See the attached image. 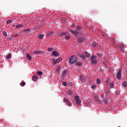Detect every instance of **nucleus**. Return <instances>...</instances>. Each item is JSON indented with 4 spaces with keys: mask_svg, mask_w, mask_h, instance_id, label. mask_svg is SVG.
Instances as JSON below:
<instances>
[{
    "mask_svg": "<svg viewBox=\"0 0 127 127\" xmlns=\"http://www.w3.org/2000/svg\"><path fill=\"white\" fill-rule=\"evenodd\" d=\"M66 73H67V70L66 69H64L63 72V77H65V76H66Z\"/></svg>",
    "mask_w": 127,
    "mask_h": 127,
    "instance_id": "15",
    "label": "nucleus"
},
{
    "mask_svg": "<svg viewBox=\"0 0 127 127\" xmlns=\"http://www.w3.org/2000/svg\"><path fill=\"white\" fill-rule=\"evenodd\" d=\"M66 35H67V32H61L60 33L61 37H64V36H66Z\"/></svg>",
    "mask_w": 127,
    "mask_h": 127,
    "instance_id": "7",
    "label": "nucleus"
},
{
    "mask_svg": "<svg viewBox=\"0 0 127 127\" xmlns=\"http://www.w3.org/2000/svg\"><path fill=\"white\" fill-rule=\"evenodd\" d=\"M47 37H51V36H53V32H50L47 34Z\"/></svg>",
    "mask_w": 127,
    "mask_h": 127,
    "instance_id": "10",
    "label": "nucleus"
},
{
    "mask_svg": "<svg viewBox=\"0 0 127 127\" xmlns=\"http://www.w3.org/2000/svg\"><path fill=\"white\" fill-rule=\"evenodd\" d=\"M75 100L76 101L77 105H80V104H81V100H80L79 96H75Z\"/></svg>",
    "mask_w": 127,
    "mask_h": 127,
    "instance_id": "5",
    "label": "nucleus"
},
{
    "mask_svg": "<svg viewBox=\"0 0 127 127\" xmlns=\"http://www.w3.org/2000/svg\"><path fill=\"white\" fill-rule=\"evenodd\" d=\"M34 54H37V51H35L33 52Z\"/></svg>",
    "mask_w": 127,
    "mask_h": 127,
    "instance_id": "44",
    "label": "nucleus"
},
{
    "mask_svg": "<svg viewBox=\"0 0 127 127\" xmlns=\"http://www.w3.org/2000/svg\"><path fill=\"white\" fill-rule=\"evenodd\" d=\"M68 94L69 95V96H71V95H73V91L69 90L68 91Z\"/></svg>",
    "mask_w": 127,
    "mask_h": 127,
    "instance_id": "23",
    "label": "nucleus"
},
{
    "mask_svg": "<svg viewBox=\"0 0 127 127\" xmlns=\"http://www.w3.org/2000/svg\"><path fill=\"white\" fill-rule=\"evenodd\" d=\"M12 22V20H9L6 21V24H9V23H11Z\"/></svg>",
    "mask_w": 127,
    "mask_h": 127,
    "instance_id": "28",
    "label": "nucleus"
},
{
    "mask_svg": "<svg viewBox=\"0 0 127 127\" xmlns=\"http://www.w3.org/2000/svg\"><path fill=\"white\" fill-rule=\"evenodd\" d=\"M62 60H63V59L60 58L57 59V62H58V63H59V62H61V61H62Z\"/></svg>",
    "mask_w": 127,
    "mask_h": 127,
    "instance_id": "20",
    "label": "nucleus"
},
{
    "mask_svg": "<svg viewBox=\"0 0 127 127\" xmlns=\"http://www.w3.org/2000/svg\"><path fill=\"white\" fill-rule=\"evenodd\" d=\"M11 38H12V37H10V38H8V40H11Z\"/></svg>",
    "mask_w": 127,
    "mask_h": 127,
    "instance_id": "47",
    "label": "nucleus"
},
{
    "mask_svg": "<svg viewBox=\"0 0 127 127\" xmlns=\"http://www.w3.org/2000/svg\"><path fill=\"white\" fill-rule=\"evenodd\" d=\"M37 73L38 74V75H42L43 72H42V71H38V72H37Z\"/></svg>",
    "mask_w": 127,
    "mask_h": 127,
    "instance_id": "34",
    "label": "nucleus"
},
{
    "mask_svg": "<svg viewBox=\"0 0 127 127\" xmlns=\"http://www.w3.org/2000/svg\"><path fill=\"white\" fill-rule=\"evenodd\" d=\"M80 79L81 82H85V77L83 75H81L80 76Z\"/></svg>",
    "mask_w": 127,
    "mask_h": 127,
    "instance_id": "12",
    "label": "nucleus"
},
{
    "mask_svg": "<svg viewBox=\"0 0 127 127\" xmlns=\"http://www.w3.org/2000/svg\"><path fill=\"white\" fill-rule=\"evenodd\" d=\"M56 63H58L57 60L54 61L53 64H56Z\"/></svg>",
    "mask_w": 127,
    "mask_h": 127,
    "instance_id": "42",
    "label": "nucleus"
},
{
    "mask_svg": "<svg viewBox=\"0 0 127 127\" xmlns=\"http://www.w3.org/2000/svg\"><path fill=\"white\" fill-rule=\"evenodd\" d=\"M52 55L53 57H56L59 56V53L58 51H54L52 53Z\"/></svg>",
    "mask_w": 127,
    "mask_h": 127,
    "instance_id": "6",
    "label": "nucleus"
},
{
    "mask_svg": "<svg viewBox=\"0 0 127 127\" xmlns=\"http://www.w3.org/2000/svg\"><path fill=\"white\" fill-rule=\"evenodd\" d=\"M93 46H96V44H94V45H93Z\"/></svg>",
    "mask_w": 127,
    "mask_h": 127,
    "instance_id": "50",
    "label": "nucleus"
},
{
    "mask_svg": "<svg viewBox=\"0 0 127 127\" xmlns=\"http://www.w3.org/2000/svg\"><path fill=\"white\" fill-rule=\"evenodd\" d=\"M75 25H76V24L74 23V24H72L71 26V27H75Z\"/></svg>",
    "mask_w": 127,
    "mask_h": 127,
    "instance_id": "43",
    "label": "nucleus"
},
{
    "mask_svg": "<svg viewBox=\"0 0 127 127\" xmlns=\"http://www.w3.org/2000/svg\"><path fill=\"white\" fill-rule=\"evenodd\" d=\"M78 62V58L76 56H71L69 59V63L70 64H76Z\"/></svg>",
    "mask_w": 127,
    "mask_h": 127,
    "instance_id": "1",
    "label": "nucleus"
},
{
    "mask_svg": "<svg viewBox=\"0 0 127 127\" xmlns=\"http://www.w3.org/2000/svg\"><path fill=\"white\" fill-rule=\"evenodd\" d=\"M96 83H97V84H98V85H100V84L101 83V81L100 80V79H97L96 80Z\"/></svg>",
    "mask_w": 127,
    "mask_h": 127,
    "instance_id": "31",
    "label": "nucleus"
},
{
    "mask_svg": "<svg viewBox=\"0 0 127 127\" xmlns=\"http://www.w3.org/2000/svg\"><path fill=\"white\" fill-rule=\"evenodd\" d=\"M69 32H70L72 34H75L74 37H78V36H79V34H78V32L76 31H75L74 30H70Z\"/></svg>",
    "mask_w": 127,
    "mask_h": 127,
    "instance_id": "4",
    "label": "nucleus"
},
{
    "mask_svg": "<svg viewBox=\"0 0 127 127\" xmlns=\"http://www.w3.org/2000/svg\"><path fill=\"white\" fill-rule=\"evenodd\" d=\"M62 85L63 86H64V87H66V86H67V83L65 81H63Z\"/></svg>",
    "mask_w": 127,
    "mask_h": 127,
    "instance_id": "27",
    "label": "nucleus"
},
{
    "mask_svg": "<svg viewBox=\"0 0 127 127\" xmlns=\"http://www.w3.org/2000/svg\"><path fill=\"white\" fill-rule=\"evenodd\" d=\"M70 36H66L65 37V39L66 40H69V39H70Z\"/></svg>",
    "mask_w": 127,
    "mask_h": 127,
    "instance_id": "35",
    "label": "nucleus"
},
{
    "mask_svg": "<svg viewBox=\"0 0 127 127\" xmlns=\"http://www.w3.org/2000/svg\"><path fill=\"white\" fill-rule=\"evenodd\" d=\"M43 53V52L42 51H37V55H39V54H42Z\"/></svg>",
    "mask_w": 127,
    "mask_h": 127,
    "instance_id": "26",
    "label": "nucleus"
},
{
    "mask_svg": "<svg viewBox=\"0 0 127 127\" xmlns=\"http://www.w3.org/2000/svg\"><path fill=\"white\" fill-rule=\"evenodd\" d=\"M71 86H73V84H71Z\"/></svg>",
    "mask_w": 127,
    "mask_h": 127,
    "instance_id": "51",
    "label": "nucleus"
},
{
    "mask_svg": "<svg viewBox=\"0 0 127 127\" xmlns=\"http://www.w3.org/2000/svg\"><path fill=\"white\" fill-rule=\"evenodd\" d=\"M16 28H21V27H23V25L18 24L15 25Z\"/></svg>",
    "mask_w": 127,
    "mask_h": 127,
    "instance_id": "9",
    "label": "nucleus"
},
{
    "mask_svg": "<svg viewBox=\"0 0 127 127\" xmlns=\"http://www.w3.org/2000/svg\"><path fill=\"white\" fill-rule=\"evenodd\" d=\"M121 48H124V45L122 44L121 45Z\"/></svg>",
    "mask_w": 127,
    "mask_h": 127,
    "instance_id": "46",
    "label": "nucleus"
},
{
    "mask_svg": "<svg viewBox=\"0 0 127 127\" xmlns=\"http://www.w3.org/2000/svg\"><path fill=\"white\" fill-rule=\"evenodd\" d=\"M90 60L92 64L96 65L97 62H98V57L95 55H92L90 57Z\"/></svg>",
    "mask_w": 127,
    "mask_h": 127,
    "instance_id": "2",
    "label": "nucleus"
},
{
    "mask_svg": "<svg viewBox=\"0 0 127 127\" xmlns=\"http://www.w3.org/2000/svg\"><path fill=\"white\" fill-rule=\"evenodd\" d=\"M3 35H4V36H7V33H6V32L3 31L2 32Z\"/></svg>",
    "mask_w": 127,
    "mask_h": 127,
    "instance_id": "32",
    "label": "nucleus"
},
{
    "mask_svg": "<svg viewBox=\"0 0 127 127\" xmlns=\"http://www.w3.org/2000/svg\"><path fill=\"white\" fill-rule=\"evenodd\" d=\"M127 82L125 81L123 82V86L124 87H125V88H126V87H127Z\"/></svg>",
    "mask_w": 127,
    "mask_h": 127,
    "instance_id": "25",
    "label": "nucleus"
},
{
    "mask_svg": "<svg viewBox=\"0 0 127 127\" xmlns=\"http://www.w3.org/2000/svg\"><path fill=\"white\" fill-rule=\"evenodd\" d=\"M17 36H18V34L17 33H15L12 35L13 37H17Z\"/></svg>",
    "mask_w": 127,
    "mask_h": 127,
    "instance_id": "30",
    "label": "nucleus"
},
{
    "mask_svg": "<svg viewBox=\"0 0 127 127\" xmlns=\"http://www.w3.org/2000/svg\"><path fill=\"white\" fill-rule=\"evenodd\" d=\"M80 58L82 60H85V59H86V57H85V56H83V55H81V56Z\"/></svg>",
    "mask_w": 127,
    "mask_h": 127,
    "instance_id": "22",
    "label": "nucleus"
},
{
    "mask_svg": "<svg viewBox=\"0 0 127 127\" xmlns=\"http://www.w3.org/2000/svg\"><path fill=\"white\" fill-rule=\"evenodd\" d=\"M11 58V54H8L6 57V59H10Z\"/></svg>",
    "mask_w": 127,
    "mask_h": 127,
    "instance_id": "21",
    "label": "nucleus"
},
{
    "mask_svg": "<svg viewBox=\"0 0 127 127\" xmlns=\"http://www.w3.org/2000/svg\"><path fill=\"white\" fill-rule=\"evenodd\" d=\"M85 55L86 57H90V56H91V55H90V54L87 52L85 53Z\"/></svg>",
    "mask_w": 127,
    "mask_h": 127,
    "instance_id": "19",
    "label": "nucleus"
},
{
    "mask_svg": "<svg viewBox=\"0 0 127 127\" xmlns=\"http://www.w3.org/2000/svg\"><path fill=\"white\" fill-rule=\"evenodd\" d=\"M97 56H98V57H102V54L101 53L97 54Z\"/></svg>",
    "mask_w": 127,
    "mask_h": 127,
    "instance_id": "39",
    "label": "nucleus"
},
{
    "mask_svg": "<svg viewBox=\"0 0 127 127\" xmlns=\"http://www.w3.org/2000/svg\"><path fill=\"white\" fill-rule=\"evenodd\" d=\"M32 80L33 81H34L35 82H36V81H37V80H38V77L35 76L34 75L33 76Z\"/></svg>",
    "mask_w": 127,
    "mask_h": 127,
    "instance_id": "14",
    "label": "nucleus"
},
{
    "mask_svg": "<svg viewBox=\"0 0 127 127\" xmlns=\"http://www.w3.org/2000/svg\"><path fill=\"white\" fill-rule=\"evenodd\" d=\"M116 77L117 79H118V80L122 78V69H119V71L116 74Z\"/></svg>",
    "mask_w": 127,
    "mask_h": 127,
    "instance_id": "3",
    "label": "nucleus"
},
{
    "mask_svg": "<svg viewBox=\"0 0 127 127\" xmlns=\"http://www.w3.org/2000/svg\"><path fill=\"white\" fill-rule=\"evenodd\" d=\"M94 99H95V100H97V97H94Z\"/></svg>",
    "mask_w": 127,
    "mask_h": 127,
    "instance_id": "49",
    "label": "nucleus"
},
{
    "mask_svg": "<svg viewBox=\"0 0 127 127\" xmlns=\"http://www.w3.org/2000/svg\"><path fill=\"white\" fill-rule=\"evenodd\" d=\"M59 69H60V68H58V69L57 70V72H58V71H59Z\"/></svg>",
    "mask_w": 127,
    "mask_h": 127,
    "instance_id": "48",
    "label": "nucleus"
},
{
    "mask_svg": "<svg viewBox=\"0 0 127 127\" xmlns=\"http://www.w3.org/2000/svg\"><path fill=\"white\" fill-rule=\"evenodd\" d=\"M24 85H25V83L24 82H21V86H24Z\"/></svg>",
    "mask_w": 127,
    "mask_h": 127,
    "instance_id": "41",
    "label": "nucleus"
},
{
    "mask_svg": "<svg viewBox=\"0 0 127 127\" xmlns=\"http://www.w3.org/2000/svg\"><path fill=\"white\" fill-rule=\"evenodd\" d=\"M76 29H77V30H78V31H79V29H81V27L80 26H79V25H77V26H76Z\"/></svg>",
    "mask_w": 127,
    "mask_h": 127,
    "instance_id": "33",
    "label": "nucleus"
},
{
    "mask_svg": "<svg viewBox=\"0 0 127 127\" xmlns=\"http://www.w3.org/2000/svg\"><path fill=\"white\" fill-rule=\"evenodd\" d=\"M109 87L111 89H114V83L111 82L109 84Z\"/></svg>",
    "mask_w": 127,
    "mask_h": 127,
    "instance_id": "17",
    "label": "nucleus"
},
{
    "mask_svg": "<svg viewBox=\"0 0 127 127\" xmlns=\"http://www.w3.org/2000/svg\"><path fill=\"white\" fill-rule=\"evenodd\" d=\"M78 57H79L80 58L81 56H82V54H78L76 55Z\"/></svg>",
    "mask_w": 127,
    "mask_h": 127,
    "instance_id": "40",
    "label": "nucleus"
},
{
    "mask_svg": "<svg viewBox=\"0 0 127 127\" xmlns=\"http://www.w3.org/2000/svg\"><path fill=\"white\" fill-rule=\"evenodd\" d=\"M24 32H26V33H28L30 32V29L29 28H26L23 30Z\"/></svg>",
    "mask_w": 127,
    "mask_h": 127,
    "instance_id": "11",
    "label": "nucleus"
},
{
    "mask_svg": "<svg viewBox=\"0 0 127 127\" xmlns=\"http://www.w3.org/2000/svg\"><path fill=\"white\" fill-rule=\"evenodd\" d=\"M12 26H14V25H13Z\"/></svg>",
    "mask_w": 127,
    "mask_h": 127,
    "instance_id": "52",
    "label": "nucleus"
},
{
    "mask_svg": "<svg viewBox=\"0 0 127 127\" xmlns=\"http://www.w3.org/2000/svg\"><path fill=\"white\" fill-rule=\"evenodd\" d=\"M64 101L65 102V103H67L69 101V100H68V98H65V97L64 98Z\"/></svg>",
    "mask_w": 127,
    "mask_h": 127,
    "instance_id": "29",
    "label": "nucleus"
},
{
    "mask_svg": "<svg viewBox=\"0 0 127 127\" xmlns=\"http://www.w3.org/2000/svg\"><path fill=\"white\" fill-rule=\"evenodd\" d=\"M48 51H50V52L52 51L53 50V48H49L48 49Z\"/></svg>",
    "mask_w": 127,
    "mask_h": 127,
    "instance_id": "36",
    "label": "nucleus"
},
{
    "mask_svg": "<svg viewBox=\"0 0 127 127\" xmlns=\"http://www.w3.org/2000/svg\"><path fill=\"white\" fill-rule=\"evenodd\" d=\"M84 41V37H81L80 38H79L78 40V43H81Z\"/></svg>",
    "mask_w": 127,
    "mask_h": 127,
    "instance_id": "8",
    "label": "nucleus"
},
{
    "mask_svg": "<svg viewBox=\"0 0 127 127\" xmlns=\"http://www.w3.org/2000/svg\"><path fill=\"white\" fill-rule=\"evenodd\" d=\"M39 39H42L44 37V34H41L39 36H38Z\"/></svg>",
    "mask_w": 127,
    "mask_h": 127,
    "instance_id": "18",
    "label": "nucleus"
},
{
    "mask_svg": "<svg viewBox=\"0 0 127 127\" xmlns=\"http://www.w3.org/2000/svg\"><path fill=\"white\" fill-rule=\"evenodd\" d=\"M75 65H76V66H82L83 63L81 62H78L76 63Z\"/></svg>",
    "mask_w": 127,
    "mask_h": 127,
    "instance_id": "13",
    "label": "nucleus"
},
{
    "mask_svg": "<svg viewBox=\"0 0 127 127\" xmlns=\"http://www.w3.org/2000/svg\"><path fill=\"white\" fill-rule=\"evenodd\" d=\"M26 57L28 58V60H31V56H30L29 54H26Z\"/></svg>",
    "mask_w": 127,
    "mask_h": 127,
    "instance_id": "16",
    "label": "nucleus"
},
{
    "mask_svg": "<svg viewBox=\"0 0 127 127\" xmlns=\"http://www.w3.org/2000/svg\"><path fill=\"white\" fill-rule=\"evenodd\" d=\"M103 103H104V104H107V102L106 100H104V101H103Z\"/></svg>",
    "mask_w": 127,
    "mask_h": 127,
    "instance_id": "45",
    "label": "nucleus"
},
{
    "mask_svg": "<svg viewBox=\"0 0 127 127\" xmlns=\"http://www.w3.org/2000/svg\"><path fill=\"white\" fill-rule=\"evenodd\" d=\"M91 89H92V90H95V89H96V85H93V86H92V87H91Z\"/></svg>",
    "mask_w": 127,
    "mask_h": 127,
    "instance_id": "37",
    "label": "nucleus"
},
{
    "mask_svg": "<svg viewBox=\"0 0 127 127\" xmlns=\"http://www.w3.org/2000/svg\"><path fill=\"white\" fill-rule=\"evenodd\" d=\"M116 94L117 95H120L121 94V92L120 91H116Z\"/></svg>",
    "mask_w": 127,
    "mask_h": 127,
    "instance_id": "38",
    "label": "nucleus"
},
{
    "mask_svg": "<svg viewBox=\"0 0 127 127\" xmlns=\"http://www.w3.org/2000/svg\"><path fill=\"white\" fill-rule=\"evenodd\" d=\"M67 105L68 106V107H71V106H72V103H71V101H68L67 102Z\"/></svg>",
    "mask_w": 127,
    "mask_h": 127,
    "instance_id": "24",
    "label": "nucleus"
}]
</instances>
